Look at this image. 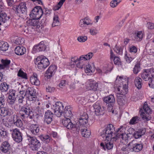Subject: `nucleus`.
I'll list each match as a JSON object with an SVG mask.
<instances>
[{
    "mask_svg": "<svg viewBox=\"0 0 154 154\" xmlns=\"http://www.w3.org/2000/svg\"><path fill=\"white\" fill-rule=\"evenodd\" d=\"M125 128L122 126H121L115 132V128L112 124L108 125L101 132V136L103 137H105L106 140L110 139L115 141L118 138H121L122 140L126 139L127 135L125 133Z\"/></svg>",
    "mask_w": 154,
    "mask_h": 154,
    "instance_id": "f257e3e1",
    "label": "nucleus"
},
{
    "mask_svg": "<svg viewBox=\"0 0 154 154\" xmlns=\"http://www.w3.org/2000/svg\"><path fill=\"white\" fill-rule=\"evenodd\" d=\"M20 117L23 120L25 119V115L28 117L30 119H32L33 121L35 120V119L38 118V114L34 115L31 108L28 106H22L20 110Z\"/></svg>",
    "mask_w": 154,
    "mask_h": 154,
    "instance_id": "f03ea898",
    "label": "nucleus"
},
{
    "mask_svg": "<svg viewBox=\"0 0 154 154\" xmlns=\"http://www.w3.org/2000/svg\"><path fill=\"white\" fill-rule=\"evenodd\" d=\"M13 9L17 15L20 17H26L27 14V8L25 2H23L18 5L14 6Z\"/></svg>",
    "mask_w": 154,
    "mask_h": 154,
    "instance_id": "7ed1b4c3",
    "label": "nucleus"
},
{
    "mask_svg": "<svg viewBox=\"0 0 154 154\" xmlns=\"http://www.w3.org/2000/svg\"><path fill=\"white\" fill-rule=\"evenodd\" d=\"M35 63L37 65L38 68L40 69L46 68L50 64L48 58L45 57L41 56L38 57L36 59Z\"/></svg>",
    "mask_w": 154,
    "mask_h": 154,
    "instance_id": "20e7f679",
    "label": "nucleus"
},
{
    "mask_svg": "<svg viewBox=\"0 0 154 154\" xmlns=\"http://www.w3.org/2000/svg\"><path fill=\"white\" fill-rule=\"evenodd\" d=\"M27 140L30 144V148L33 151H37L41 146L40 141L35 137L27 135Z\"/></svg>",
    "mask_w": 154,
    "mask_h": 154,
    "instance_id": "39448f33",
    "label": "nucleus"
},
{
    "mask_svg": "<svg viewBox=\"0 0 154 154\" xmlns=\"http://www.w3.org/2000/svg\"><path fill=\"white\" fill-rule=\"evenodd\" d=\"M140 116L144 121H147L151 119V116L149 115V114L151 113V111L147 104H144L143 108L140 109Z\"/></svg>",
    "mask_w": 154,
    "mask_h": 154,
    "instance_id": "423d86ee",
    "label": "nucleus"
},
{
    "mask_svg": "<svg viewBox=\"0 0 154 154\" xmlns=\"http://www.w3.org/2000/svg\"><path fill=\"white\" fill-rule=\"evenodd\" d=\"M141 77L145 81L152 82L154 78V68L144 69L141 74Z\"/></svg>",
    "mask_w": 154,
    "mask_h": 154,
    "instance_id": "0eeeda50",
    "label": "nucleus"
},
{
    "mask_svg": "<svg viewBox=\"0 0 154 154\" xmlns=\"http://www.w3.org/2000/svg\"><path fill=\"white\" fill-rule=\"evenodd\" d=\"M130 151L132 152H138L143 148L142 143L137 142L136 140H133L130 142L128 145Z\"/></svg>",
    "mask_w": 154,
    "mask_h": 154,
    "instance_id": "6e6552de",
    "label": "nucleus"
},
{
    "mask_svg": "<svg viewBox=\"0 0 154 154\" xmlns=\"http://www.w3.org/2000/svg\"><path fill=\"white\" fill-rule=\"evenodd\" d=\"M43 15V9L40 6H36L32 10L29 14L31 18L37 20L40 19Z\"/></svg>",
    "mask_w": 154,
    "mask_h": 154,
    "instance_id": "1a4fd4ad",
    "label": "nucleus"
},
{
    "mask_svg": "<svg viewBox=\"0 0 154 154\" xmlns=\"http://www.w3.org/2000/svg\"><path fill=\"white\" fill-rule=\"evenodd\" d=\"M10 132L13 140L15 142L20 143L22 141L23 134L17 128L10 130Z\"/></svg>",
    "mask_w": 154,
    "mask_h": 154,
    "instance_id": "9d476101",
    "label": "nucleus"
},
{
    "mask_svg": "<svg viewBox=\"0 0 154 154\" xmlns=\"http://www.w3.org/2000/svg\"><path fill=\"white\" fill-rule=\"evenodd\" d=\"M63 106L62 103L57 101L53 105V108L54 109V114L57 117H60L63 113Z\"/></svg>",
    "mask_w": 154,
    "mask_h": 154,
    "instance_id": "9b49d317",
    "label": "nucleus"
},
{
    "mask_svg": "<svg viewBox=\"0 0 154 154\" xmlns=\"http://www.w3.org/2000/svg\"><path fill=\"white\" fill-rule=\"evenodd\" d=\"M93 106L94 109L95 113L97 116L103 115L105 112V109L104 107H101L100 104L98 102L94 103Z\"/></svg>",
    "mask_w": 154,
    "mask_h": 154,
    "instance_id": "f8f14e48",
    "label": "nucleus"
},
{
    "mask_svg": "<svg viewBox=\"0 0 154 154\" xmlns=\"http://www.w3.org/2000/svg\"><path fill=\"white\" fill-rule=\"evenodd\" d=\"M26 98L30 101H33L35 100L36 95V90L32 87H29L26 90Z\"/></svg>",
    "mask_w": 154,
    "mask_h": 154,
    "instance_id": "ddd939ff",
    "label": "nucleus"
},
{
    "mask_svg": "<svg viewBox=\"0 0 154 154\" xmlns=\"http://www.w3.org/2000/svg\"><path fill=\"white\" fill-rule=\"evenodd\" d=\"M81 62L79 61V58L77 56H74L71 57V61L69 63V65L72 68L77 67L82 69L81 65Z\"/></svg>",
    "mask_w": 154,
    "mask_h": 154,
    "instance_id": "4468645a",
    "label": "nucleus"
},
{
    "mask_svg": "<svg viewBox=\"0 0 154 154\" xmlns=\"http://www.w3.org/2000/svg\"><path fill=\"white\" fill-rule=\"evenodd\" d=\"M3 107H0V115L3 116H10L13 114V111L11 109Z\"/></svg>",
    "mask_w": 154,
    "mask_h": 154,
    "instance_id": "2eb2a0df",
    "label": "nucleus"
},
{
    "mask_svg": "<svg viewBox=\"0 0 154 154\" xmlns=\"http://www.w3.org/2000/svg\"><path fill=\"white\" fill-rule=\"evenodd\" d=\"M46 47L44 44L43 41L41 42L38 45H35L33 48V52L35 53L40 51H43L45 50Z\"/></svg>",
    "mask_w": 154,
    "mask_h": 154,
    "instance_id": "dca6fc26",
    "label": "nucleus"
},
{
    "mask_svg": "<svg viewBox=\"0 0 154 154\" xmlns=\"http://www.w3.org/2000/svg\"><path fill=\"white\" fill-rule=\"evenodd\" d=\"M57 67L55 65H51L48 68L46 72V76L48 79H50L54 75L56 70Z\"/></svg>",
    "mask_w": 154,
    "mask_h": 154,
    "instance_id": "f3484780",
    "label": "nucleus"
},
{
    "mask_svg": "<svg viewBox=\"0 0 154 154\" xmlns=\"http://www.w3.org/2000/svg\"><path fill=\"white\" fill-rule=\"evenodd\" d=\"M109 139H108L106 140H105L104 142H102L100 143V146L105 150H106V149L110 150L112 149L113 147V143L112 142L109 141Z\"/></svg>",
    "mask_w": 154,
    "mask_h": 154,
    "instance_id": "a211bd4d",
    "label": "nucleus"
},
{
    "mask_svg": "<svg viewBox=\"0 0 154 154\" xmlns=\"http://www.w3.org/2000/svg\"><path fill=\"white\" fill-rule=\"evenodd\" d=\"M53 113L50 110H47L45 113L44 122L47 124L51 123L53 120Z\"/></svg>",
    "mask_w": 154,
    "mask_h": 154,
    "instance_id": "6ab92c4d",
    "label": "nucleus"
},
{
    "mask_svg": "<svg viewBox=\"0 0 154 154\" xmlns=\"http://www.w3.org/2000/svg\"><path fill=\"white\" fill-rule=\"evenodd\" d=\"M15 93L16 91L14 90L11 89L9 91L8 101L10 104L12 105L14 103L16 100Z\"/></svg>",
    "mask_w": 154,
    "mask_h": 154,
    "instance_id": "aec40b11",
    "label": "nucleus"
},
{
    "mask_svg": "<svg viewBox=\"0 0 154 154\" xmlns=\"http://www.w3.org/2000/svg\"><path fill=\"white\" fill-rule=\"evenodd\" d=\"M128 86L127 85L125 84L123 87L119 86L117 88L116 90L117 92V95H124L127 93L128 91Z\"/></svg>",
    "mask_w": 154,
    "mask_h": 154,
    "instance_id": "412c9836",
    "label": "nucleus"
},
{
    "mask_svg": "<svg viewBox=\"0 0 154 154\" xmlns=\"http://www.w3.org/2000/svg\"><path fill=\"white\" fill-rule=\"evenodd\" d=\"M11 149V145L7 141L3 142L2 143L0 149L3 153L7 152Z\"/></svg>",
    "mask_w": 154,
    "mask_h": 154,
    "instance_id": "4be33fe9",
    "label": "nucleus"
},
{
    "mask_svg": "<svg viewBox=\"0 0 154 154\" xmlns=\"http://www.w3.org/2000/svg\"><path fill=\"white\" fill-rule=\"evenodd\" d=\"M61 122L63 125L66 127L68 129H70L74 126V125L71 122L70 119L69 118H65L62 119Z\"/></svg>",
    "mask_w": 154,
    "mask_h": 154,
    "instance_id": "5701e85b",
    "label": "nucleus"
},
{
    "mask_svg": "<svg viewBox=\"0 0 154 154\" xmlns=\"http://www.w3.org/2000/svg\"><path fill=\"white\" fill-rule=\"evenodd\" d=\"M146 131L145 128H142L139 129L137 131H135L133 134L135 139H138L143 135Z\"/></svg>",
    "mask_w": 154,
    "mask_h": 154,
    "instance_id": "b1692460",
    "label": "nucleus"
},
{
    "mask_svg": "<svg viewBox=\"0 0 154 154\" xmlns=\"http://www.w3.org/2000/svg\"><path fill=\"white\" fill-rule=\"evenodd\" d=\"M71 108L70 106H66L63 112L64 116L65 118H70L72 116Z\"/></svg>",
    "mask_w": 154,
    "mask_h": 154,
    "instance_id": "393cba45",
    "label": "nucleus"
},
{
    "mask_svg": "<svg viewBox=\"0 0 154 154\" xmlns=\"http://www.w3.org/2000/svg\"><path fill=\"white\" fill-rule=\"evenodd\" d=\"M29 129L32 134L34 135H38L39 131V128L36 124H32L29 127Z\"/></svg>",
    "mask_w": 154,
    "mask_h": 154,
    "instance_id": "a878e982",
    "label": "nucleus"
},
{
    "mask_svg": "<svg viewBox=\"0 0 154 154\" xmlns=\"http://www.w3.org/2000/svg\"><path fill=\"white\" fill-rule=\"evenodd\" d=\"M15 54L18 55H23L26 52V49L23 46H18L14 50Z\"/></svg>",
    "mask_w": 154,
    "mask_h": 154,
    "instance_id": "bb28decb",
    "label": "nucleus"
},
{
    "mask_svg": "<svg viewBox=\"0 0 154 154\" xmlns=\"http://www.w3.org/2000/svg\"><path fill=\"white\" fill-rule=\"evenodd\" d=\"M89 90H93L96 91L98 88V84L95 81H90L87 86Z\"/></svg>",
    "mask_w": 154,
    "mask_h": 154,
    "instance_id": "cd10ccee",
    "label": "nucleus"
},
{
    "mask_svg": "<svg viewBox=\"0 0 154 154\" xmlns=\"http://www.w3.org/2000/svg\"><path fill=\"white\" fill-rule=\"evenodd\" d=\"M37 75L35 73H34L31 76L30 79V81L31 83L36 86H38L40 84L39 80L37 78Z\"/></svg>",
    "mask_w": 154,
    "mask_h": 154,
    "instance_id": "c85d7f7f",
    "label": "nucleus"
},
{
    "mask_svg": "<svg viewBox=\"0 0 154 154\" xmlns=\"http://www.w3.org/2000/svg\"><path fill=\"white\" fill-rule=\"evenodd\" d=\"M104 101L108 104L114 103L115 102L114 96L113 95H110L105 97L103 99Z\"/></svg>",
    "mask_w": 154,
    "mask_h": 154,
    "instance_id": "c756f323",
    "label": "nucleus"
},
{
    "mask_svg": "<svg viewBox=\"0 0 154 154\" xmlns=\"http://www.w3.org/2000/svg\"><path fill=\"white\" fill-rule=\"evenodd\" d=\"M10 18V16H7L5 13L0 14V25L4 24L7 20Z\"/></svg>",
    "mask_w": 154,
    "mask_h": 154,
    "instance_id": "7c9ffc66",
    "label": "nucleus"
},
{
    "mask_svg": "<svg viewBox=\"0 0 154 154\" xmlns=\"http://www.w3.org/2000/svg\"><path fill=\"white\" fill-rule=\"evenodd\" d=\"M41 140L44 143H48L52 140V139L48 135H41L39 136Z\"/></svg>",
    "mask_w": 154,
    "mask_h": 154,
    "instance_id": "2f4dec72",
    "label": "nucleus"
},
{
    "mask_svg": "<svg viewBox=\"0 0 154 154\" xmlns=\"http://www.w3.org/2000/svg\"><path fill=\"white\" fill-rule=\"evenodd\" d=\"M95 70V67L93 63H92L91 65L90 64H88L86 65L85 69V72L88 74H91L94 72Z\"/></svg>",
    "mask_w": 154,
    "mask_h": 154,
    "instance_id": "473e14b6",
    "label": "nucleus"
},
{
    "mask_svg": "<svg viewBox=\"0 0 154 154\" xmlns=\"http://www.w3.org/2000/svg\"><path fill=\"white\" fill-rule=\"evenodd\" d=\"M1 62L2 64H0V70L8 67L11 63V61L9 60L2 59Z\"/></svg>",
    "mask_w": 154,
    "mask_h": 154,
    "instance_id": "72a5a7b5",
    "label": "nucleus"
},
{
    "mask_svg": "<svg viewBox=\"0 0 154 154\" xmlns=\"http://www.w3.org/2000/svg\"><path fill=\"white\" fill-rule=\"evenodd\" d=\"M16 116V118L15 116L13 118L14 124L17 127H21L23 124L22 121L20 119L18 118L17 116Z\"/></svg>",
    "mask_w": 154,
    "mask_h": 154,
    "instance_id": "f704fd0d",
    "label": "nucleus"
},
{
    "mask_svg": "<svg viewBox=\"0 0 154 154\" xmlns=\"http://www.w3.org/2000/svg\"><path fill=\"white\" fill-rule=\"evenodd\" d=\"M135 34L134 38H133L134 40L137 41H140L142 40L143 35V33L142 31H137Z\"/></svg>",
    "mask_w": 154,
    "mask_h": 154,
    "instance_id": "c9c22d12",
    "label": "nucleus"
},
{
    "mask_svg": "<svg viewBox=\"0 0 154 154\" xmlns=\"http://www.w3.org/2000/svg\"><path fill=\"white\" fill-rule=\"evenodd\" d=\"M8 44L7 42L0 41V51H6L8 50Z\"/></svg>",
    "mask_w": 154,
    "mask_h": 154,
    "instance_id": "e433bc0d",
    "label": "nucleus"
},
{
    "mask_svg": "<svg viewBox=\"0 0 154 154\" xmlns=\"http://www.w3.org/2000/svg\"><path fill=\"white\" fill-rule=\"evenodd\" d=\"M134 83L135 86L138 89H140L142 85L141 79L139 77H137L135 79Z\"/></svg>",
    "mask_w": 154,
    "mask_h": 154,
    "instance_id": "4c0bfd02",
    "label": "nucleus"
},
{
    "mask_svg": "<svg viewBox=\"0 0 154 154\" xmlns=\"http://www.w3.org/2000/svg\"><path fill=\"white\" fill-rule=\"evenodd\" d=\"M60 25V23L59 20L58 16L57 15H54L53 22L52 25V27H54L56 26H59Z\"/></svg>",
    "mask_w": 154,
    "mask_h": 154,
    "instance_id": "58836bf2",
    "label": "nucleus"
},
{
    "mask_svg": "<svg viewBox=\"0 0 154 154\" xmlns=\"http://www.w3.org/2000/svg\"><path fill=\"white\" fill-rule=\"evenodd\" d=\"M81 131L82 136L84 137L88 138L91 134V132L90 131L85 128L82 129Z\"/></svg>",
    "mask_w": 154,
    "mask_h": 154,
    "instance_id": "ea45409f",
    "label": "nucleus"
},
{
    "mask_svg": "<svg viewBox=\"0 0 154 154\" xmlns=\"http://www.w3.org/2000/svg\"><path fill=\"white\" fill-rule=\"evenodd\" d=\"M141 118L139 116H136L132 118L130 120L129 123L131 125H134L141 121Z\"/></svg>",
    "mask_w": 154,
    "mask_h": 154,
    "instance_id": "a19ab883",
    "label": "nucleus"
},
{
    "mask_svg": "<svg viewBox=\"0 0 154 154\" xmlns=\"http://www.w3.org/2000/svg\"><path fill=\"white\" fill-rule=\"evenodd\" d=\"M29 26H36L38 23L37 20L34 18H31L29 19L27 22Z\"/></svg>",
    "mask_w": 154,
    "mask_h": 154,
    "instance_id": "79ce46f5",
    "label": "nucleus"
},
{
    "mask_svg": "<svg viewBox=\"0 0 154 154\" xmlns=\"http://www.w3.org/2000/svg\"><path fill=\"white\" fill-rule=\"evenodd\" d=\"M114 103H110L108 104L107 109V111L109 112H112V114H117L118 112L116 110L113 109V107Z\"/></svg>",
    "mask_w": 154,
    "mask_h": 154,
    "instance_id": "37998d69",
    "label": "nucleus"
},
{
    "mask_svg": "<svg viewBox=\"0 0 154 154\" xmlns=\"http://www.w3.org/2000/svg\"><path fill=\"white\" fill-rule=\"evenodd\" d=\"M8 86L6 82L2 83L0 85V90L2 92L6 91L8 89Z\"/></svg>",
    "mask_w": 154,
    "mask_h": 154,
    "instance_id": "c03bdc74",
    "label": "nucleus"
},
{
    "mask_svg": "<svg viewBox=\"0 0 154 154\" xmlns=\"http://www.w3.org/2000/svg\"><path fill=\"white\" fill-rule=\"evenodd\" d=\"M117 102L118 104L121 106H123L126 103L125 100L122 96L117 95Z\"/></svg>",
    "mask_w": 154,
    "mask_h": 154,
    "instance_id": "a18cd8bd",
    "label": "nucleus"
},
{
    "mask_svg": "<svg viewBox=\"0 0 154 154\" xmlns=\"http://www.w3.org/2000/svg\"><path fill=\"white\" fill-rule=\"evenodd\" d=\"M86 56L85 55H83L81 56L79 58V61L81 62V65L82 68L84 67V66L85 64V61L87 60L86 57Z\"/></svg>",
    "mask_w": 154,
    "mask_h": 154,
    "instance_id": "49530a36",
    "label": "nucleus"
},
{
    "mask_svg": "<svg viewBox=\"0 0 154 154\" xmlns=\"http://www.w3.org/2000/svg\"><path fill=\"white\" fill-rule=\"evenodd\" d=\"M79 124L80 127L85 126L88 122V119H79Z\"/></svg>",
    "mask_w": 154,
    "mask_h": 154,
    "instance_id": "de8ad7c7",
    "label": "nucleus"
},
{
    "mask_svg": "<svg viewBox=\"0 0 154 154\" xmlns=\"http://www.w3.org/2000/svg\"><path fill=\"white\" fill-rule=\"evenodd\" d=\"M17 75L22 78L25 79H27L26 74L21 69H20L18 72Z\"/></svg>",
    "mask_w": 154,
    "mask_h": 154,
    "instance_id": "09e8293b",
    "label": "nucleus"
},
{
    "mask_svg": "<svg viewBox=\"0 0 154 154\" xmlns=\"http://www.w3.org/2000/svg\"><path fill=\"white\" fill-rule=\"evenodd\" d=\"M66 0H60L57 5L54 8V10L55 11L58 10L63 5Z\"/></svg>",
    "mask_w": 154,
    "mask_h": 154,
    "instance_id": "8fccbe9b",
    "label": "nucleus"
},
{
    "mask_svg": "<svg viewBox=\"0 0 154 154\" xmlns=\"http://www.w3.org/2000/svg\"><path fill=\"white\" fill-rule=\"evenodd\" d=\"M24 43V39L21 37L17 38L15 39L14 43L17 45H22Z\"/></svg>",
    "mask_w": 154,
    "mask_h": 154,
    "instance_id": "3c124183",
    "label": "nucleus"
},
{
    "mask_svg": "<svg viewBox=\"0 0 154 154\" xmlns=\"http://www.w3.org/2000/svg\"><path fill=\"white\" fill-rule=\"evenodd\" d=\"M140 70V66L139 63H137L135 65L133 68V72L135 74H137Z\"/></svg>",
    "mask_w": 154,
    "mask_h": 154,
    "instance_id": "603ef678",
    "label": "nucleus"
},
{
    "mask_svg": "<svg viewBox=\"0 0 154 154\" xmlns=\"http://www.w3.org/2000/svg\"><path fill=\"white\" fill-rule=\"evenodd\" d=\"M114 50L118 54L120 55L122 54L123 49L121 47L116 46Z\"/></svg>",
    "mask_w": 154,
    "mask_h": 154,
    "instance_id": "864d4df0",
    "label": "nucleus"
},
{
    "mask_svg": "<svg viewBox=\"0 0 154 154\" xmlns=\"http://www.w3.org/2000/svg\"><path fill=\"white\" fill-rule=\"evenodd\" d=\"M87 39V37L86 36H81L78 37L77 40L80 42H84Z\"/></svg>",
    "mask_w": 154,
    "mask_h": 154,
    "instance_id": "5fc2aeb1",
    "label": "nucleus"
},
{
    "mask_svg": "<svg viewBox=\"0 0 154 154\" xmlns=\"http://www.w3.org/2000/svg\"><path fill=\"white\" fill-rule=\"evenodd\" d=\"M125 58L127 62L128 63H130L131 61L134 59V57H131L129 55H128L126 53L125 55Z\"/></svg>",
    "mask_w": 154,
    "mask_h": 154,
    "instance_id": "6e6d98bb",
    "label": "nucleus"
},
{
    "mask_svg": "<svg viewBox=\"0 0 154 154\" xmlns=\"http://www.w3.org/2000/svg\"><path fill=\"white\" fill-rule=\"evenodd\" d=\"M77 100H79V103L82 105L85 104L86 103V100L84 97H79Z\"/></svg>",
    "mask_w": 154,
    "mask_h": 154,
    "instance_id": "4d7b16f0",
    "label": "nucleus"
},
{
    "mask_svg": "<svg viewBox=\"0 0 154 154\" xmlns=\"http://www.w3.org/2000/svg\"><path fill=\"white\" fill-rule=\"evenodd\" d=\"M120 2V1H119V0H113L111 2L110 5L112 8H114Z\"/></svg>",
    "mask_w": 154,
    "mask_h": 154,
    "instance_id": "13d9d810",
    "label": "nucleus"
},
{
    "mask_svg": "<svg viewBox=\"0 0 154 154\" xmlns=\"http://www.w3.org/2000/svg\"><path fill=\"white\" fill-rule=\"evenodd\" d=\"M113 61L115 65H119L121 64L120 59L117 57H114Z\"/></svg>",
    "mask_w": 154,
    "mask_h": 154,
    "instance_id": "bf43d9fd",
    "label": "nucleus"
},
{
    "mask_svg": "<svg viewBox=\"0 0 154 154\" xmlns=\"http://www.w3.org/2000/svg\"><path fill=\"white\" fill-rule=\"evenodd\" d=\"M137 47L134 45L131 46L129 47V51L130 52L137 53Z\"/></svg>",
    "mask_w": 154,
    "mask_h": 154,
    "instance_id": "052dcab7",
    "label": "nucleus"
},
{
    "mask_svg": "<svg viewBox=\"0 0 154 154\" xmlns=\"http://www.w3.org/2000/svg\"><path fill=\"white\" fill-rule=\"evenodd\" d=\"M43 11V14H44L45 15H49L51 13V10L48 9L47 8H44Z\"/></svg>",
    "mask_w": 154,
    "mask_h": 154,
    "instance_id": "680f3d73",
    "label": "nucleus"
},
{
    "mask_svg": "<svg viewBox=\"0 0 154 154\" xmlns=\"http://www.w3.org/2000/svg\"><path fill=\"white\" fill-rule=\"evenodd\" d=\"M102 72L103 73H106L109 72L111 70L108 66H104L103 67L102 69Z\"/></svg>",
    "mask_w": 154,
    "mask_h": 154,
    "instance_id": "e2e57ef3",
    "label": "nucleus"
},
{
    "mask_svg": "<svg viewBox=\"0 0 154 154\" xmlns=\"http://www.w3.org/2000/svg\"><path fill=\"white\" fill-rule=\"evenodd\" d=\"M81 127H82L81 126L80 127V126L79 127L78 124H76V125L74 127L73 126V128H71V129L72 131H75V129H76V133H78L79 131L80 128Z\"/></svg>",
    "mask_w": 154,
    "mask_h": 154,
    "instance_id": "0e129e2a",
    "label": "nucleus"
},
{
    "mask_svg": "<svg viewBox=\"0 0 154 154\" xmlns=\"http://www.w3.org/2000/svg\"><path fill=\"white\" fill-rule=\"evenodd\" d=\"M7 135V132L3 128L0 129V136L3 137H5Z\"/></svg>",
    "mask_w": 154,
    "mask_h": 154,
    "instance_id": "69168bd1",
    "label": "nucleus"
},
{
    "mask_svg": "<svg viewBox=\"0 0 154 154\" xmlns=\"http://www.w3.org/2000/svg\"><path fill=\"white\" fill-rule=\"evenodd\" d=\"M46 89L47 92L51 93L54 92L55 91V88L53 87H51L50 86H48L46 88Z\"/></svg>",
    "mask_w": 154,
    "mask_h": 154,
    "instance_id": "338daca9",
    "label": "nucleus"
},
{
    "mask_svg": "<svg viewBox=\"0 0 154 154\" xmlns=\"http://www.w3.org/2000/svg\"><path fill=\"white\" fill-rule=\"evenodd\" d=\"M88 119V116L87 114L85 112L80 115L79 119Z\"/></svg>",
    "mask_w": 154,
    "mask_h": 154,
    "instance_id": "774afa93",
    "label": "nucleus"
}]
</instances>
